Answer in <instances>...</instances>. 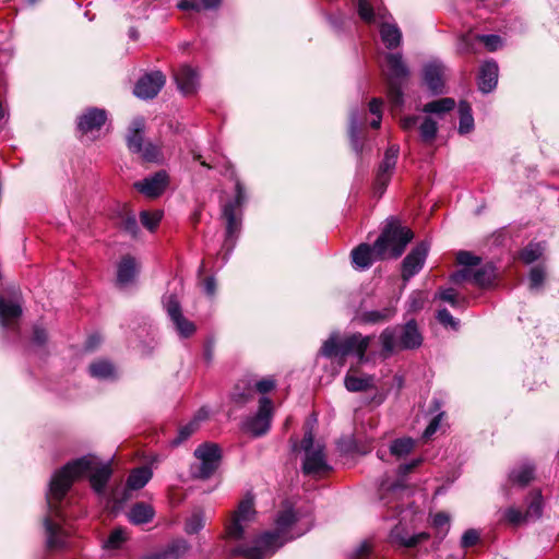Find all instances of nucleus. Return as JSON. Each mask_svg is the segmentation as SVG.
<instances>
[{
    "label": "nucleus",
    "mask_w": 559,
    "mask_h": 559,
    "mask_svg": "<svg viewBox=\"0 0 559 559\" xmlns=\"http://www.w3.org/2000/svg\"><path fill=\"white\" fill-rule=\"evenodd\" d=\"M312 508L301 499H285L275 516V531L265 532L251 547L238 546L234 555L245 559H267L284 543L306 534L312 526Z\"/></svg>",
    "instance_id": "1"
},
{
    "label": "nucleus",
    "mask_w": 559,
    "mask_h": 559,
    "mask_svg": "<svg viewBox=\"0 0 559 559\" xmlns=\"http://www.w3.org/2000/svg\"><path fill=\"white\" fill-rule=\"evenodd\" d=\"M112 468L110 462L102 461L94 454L83 455L72 460L56 471L48 489H70L80 479L87 477L92 489H105Z\"/></svg>",
    "instance_id": "2"
},
{
    "label": "nucleus",
    "mask_w": 559,
    "mask_h": 559,
    "mask_svg": "<svg viewBox=\"0 0 559 559\" xmlns=\"http://www.w3.org/2000/svg\"><path fill=\"white\" fill-rule=\"evenodd\" d=\"M71 491H47L48 513L44 519L46 545L49 550H60L69 545L70 531L67 519L75 515V497Z\"/></svg>",
    "instance_id": "3"
},
{
    "label": "nucleus",
    "mask_w": 559,
    "mask_h": 559,
    "mask_svg": "<svg viewBox=\"0 0 559 559\" xmlns=\"http://www.w3.org/2000/svg\"><path fill=\"white\" fill-rule=\"evenodd\" d=\"M380 342L382 345V356L386 358L396 352L419 347L423 343V336L418 331L416 322L411 320L404 325L384 329L380 334Z\"/></svg>",
    "instance_id": "4"
},
{
    "label": "nucleus",
    "mask_w": 559,
    "mask_h": 559,
    "mask_svg": "<svg viewBox=\"0 0 559 559\" xmlns=\"http://www.w3.org/2000/svg\"><path fill=\"white\" fill-rule=\"evenodd\" d=\"M413 237L409 228L402 226L397 219L390 218L376 240V250L384 259H396L402 255Z\"/></svg>",
    "instance_id": "5"
},
{
    "label": "nucleus",
    "mask_w": 559,
    "mask_h": 559,
    "mask_svg": "<svg viewBox=\"0 0 559 559\" xmlns=\"http://www.w3.org/2000/svg\"><path fill=\"white\" fill-rule=\"evenodd\" d=\"M371 337L364 336L360 333L338 338L332 334L322 345L320 353L324 357H345L356 355L359 362L366 361V352L370 345Z\"/></svg>",
    "instance_id": "6"
},
{
    "label": "nucleus",
    "mask_w": 559,
    "mask_h": 559,
    "mask_svg": "<svg viewBox=\"0 0 559 559\" xmlns=\"http://www.w3.org/2000/svg\"><path fill=\"white\" fill-rule=\"evenodd\" d=\"M386 67L383 75L388 86V98L392 109H400L403 106L402 84L408 76V68L403 61L401 53H386Z\"/></svg>",
    "instance_id": "7"
},
{
    "label": "nucleus",
    "mask_w": 559,
    "mask_h": 559,
    "mask_svg": "<svg viewBox=\"0 0 559 559\" xmlns=\"http://www.w3.org/2000/svg\"><path fill=\"white\" fill-rule=\"evenodd\" d=\"M304 450L302 471L306 475L313 478H322L330 473L332 467L326 461L324 445L316 441L312 430H306L301 440Z\"/></svg>",
    "instance_id": "8"
},
{
    "label": "nucleus",
    "mask_w": 559,
    "mask_h": 559,
    "mask_svg": "<svg viewBox=\"0 0 559 559\" xmlns=\"http://www.w3.org/2000/svg\"><path fill=\"white\" fill-rule=\"evenodd\" d=\"M195 462L190 465V476L194 479H207L218 468L222 460V450L218 444L205 442L194 450Z\"/></svg>",
    "instance_id": "9"
},
{
    "label": "nucleus",
    "mask_w": 559,
    "mask_h": 559,
    "mask_svg": "<svg viewBox=\"0 0 559 559\" xmlns=\"http://www.w3.org/2000/svg\"><path fill=\"white\" fill-rule=\"evenodd\" d=\"M526 509L523 512L516 507H509L502 511V521L519 526L538 520L543 514L544 499L542 491H531L525 498Z\"/></svg>",
    "instance_id": "10"
},
{
    "label": "nucleus",
    "mask_w": 559,
    "mask_h": 559,
    "mask_svg": "<svg viewBox=\"0 0 559 559\" xmlns=\"http://www.w3.org/2000/svg\"><path fill=\"white\" fill-rule=\"evenodd\" d=\"M235 188L236 195L234 201L226 203L223 207V216L226 219V239L224 247H226L228 251H231L235 239L241 227V222L240 218L237 217L236 210L240 207L246 200V192L239 180L236 181Z\"/></svg>",
    "instance_id": "11"
},
{
    "label": "nucleus",
    "mask_w": 559,
    "mask_h": 559,
    "mask_svg": "<svg viewBox=\"0 0 559 559\" xmlns=\"http://www.w3.org/2000/svg\"><path fill=\"white\" fill-rule=\"evenodd\" d=\"M273 417V403L269 397H261L259 409L253 416H249L242 423V430L252 437H261L271 428Z\"/></svg>",
    "instance_id": "12"
},
{
    "label": "nucleus",
    "mask_w": 559,
    "mask_h": 559,
    "mask_svg": "<svg viewBox=\"0 0 559 559\" xmlns=\"http://www.w3.org/2000/svg\"><path fill=\"white\" fill-rule=\"evenodd\" d=\"M22 297L16 290L10 294H0V325L8 330H15L22 317Z\"/></svg>",
    "instance_id": "13"
},
{
    "label": "nucleus",
    "mask_w": 559,
    "mask_h": 559,
    "mask_svg": "<svg viewBox=\"0 0 559 559\" xmlns=\"http://www.w3.org/2000/svg\"><path fill=\"white\" fill-rule=\"evenodd\" d=\"M255 510L253 500L247 496L240 501L238 509L234 512L231 521L226 525V535L230 539L243 538L246 524L254 519Z\"/></svg>",
    "instance_id": "14"
},
{
    "label": "nucleus",
    "mask_w": 559,
    "mask_h": 559,
    "mask_svg": "<svg viewBox=\"0 0 559 559\" xmlns=\"http://www.w3.org/2000/svg\"><path fill=\"white\" fill-rule=\"evenodd\" d=\"M391 15L382 8L374 7V21L366 22L369 25H378L381 40L388 49H394L400 46L402 33L399 26L391 23Z\"/></svg>",
    "instance_id": "15"
},
{
    "label": "nucleus",
    "mask_w": 559,
    "mask_h": 559,
    "mask_svg": "<svg viewBox=\"0 0 559 559\" xmlns=\"http://www.w3.org/2000/svg\"><path fill=\"white\" fill-rule=\"evenodd\" d=\"M164 308L181 337H190L195 332L192 321L183 317L181 306L175 295H167L163 299Z\"/></svg>",
    "instance_id": "16"
},
{
    "label": "nucleus",
    "mask_w": 559,
    "mask_h": 559,
    "mask_svg": "<svg viewBox=\"0 0 559 559\" xmlns=\"http://www.w3.org/2000/svg\"><path fill=\"white\" fill-rule=\"evenodd\" d=\"M429 246L426 241L418 243L412 251L404 258L402 262V278L408 282L416 275L424 266Z\"/></svg>",
    "instance_id": "17"
},
{
    "label": "nucleus",
    "mask_w": 559,
    "mask_h": 559,
    "mask_svg": "<svg viewBox=\"0 0 559 559\" xmlns=\"http://www.w3.org/2000/svg\"><path fill=\"white\" fill-rule=\"evenodd\" d=\"M166 79L160 71L145 73L134 86V95L142 99L154 98L165 85Z\"/></svg>",
    "instance_id": "18"
},
{
    "label": "nucleus",
    "mask_w": 559,
    "mask_h": 559,
    "mask_svg": "<svg viewBox=\"0 0 559 559\" xmlns=\"http://www.w3.org/2000/svg\"><path fill=\"white\" fill-rule=\"evenodd\" d=\"M399 153L400 147L395 144L389 146L384 153L383 160L379 166L376 178V190L380 194L383 193L390 182L391 176L397 162Z\"/></svg>",
    "instance_id": "19"
},
{
    "label": "nucleus",
    "mask_w": 559,
    "mask_h": 559,
    "mask_svg": "<svg viewBox=\"0 0 559 559\" xmlns=\"http://www.w3.org/2000/svg\"><path fill=\"white\" fill-rule=\"evenodd\" d=\"M389 538L393 546L413 548L427 542L430 538V534L427 532L409 534L403 525L397 524L391 530Z\"/></svg>",
    "instance_id": "20"
},
{
    "label": "nucleus",
    "mask_w": 559,
    "mask_h": 559,
    "mask_svg": "<svg viewBox=\"0 0 559 559\" xmlns=\"http://www.w3.org/2000/svg\"><path fill=\"white\" fill-rule=\"evenodd\" d=\"M178 88L183 95H192L199 87V74L188 64H181L174 73Z\"/></svg>",
    "instance_id": "21"
},
{
    "label": "nucleus",
    "mask_w": 559,
    "mask_h": 559,
    "mask_svg": "<svg viewBox=\"0 0 559 559\" xmlns=\"http://www.w3.org/2000/svg\"><path fill=\"white\" fill-rule=\"evenodd\" d=\"M168 176L165 171H157L151 177L134 183L135 189L148 198L160 195L167 187Z\"/></svg>",
    "instance_id": "22"
},
{
    "label": "nucleus",
    "mask_w": 559,
    "mask_h": 559,
    "mask_svg": "<svg viewBox=\"0 0 559 559\" xmlns=\"http://www.w3.org/2000/svg\"><path fill=\"white\" fill-rule=\"evenodd\" d=\"M352 260L355 269L366 270L372 265L374 261L384 260L376 250V242L373 246L361 243L352 251Z\"/></svg>",
    "instance_id": "23"
},
{
    "label": "nucleus",
    "mask_w": 559,
    "mask_h": 559,
    "mask_svg": "<svg viewBox=\"0 0 559 559\" xmlns=\"http://www.w3.org/2000/svg\"><path fill=\"white\" fill-rule=\"evenodd\" d=\"M474 40H478L485 44L490 51H495L502 46L501 37L498 35H477L472 36L469 34L463 35L459 41V50L461 52H474Z\"/></svg>",
    "instance_id": "24"
},
{
    "label": "nucleus",
    "mask_w": 559,
    "mask_h": 559,
    "mask_svg": "<svg viewBox=\"0 0 559 559\" xmlns=\"http://www.w3.org/2000/svg\"><path fill=\"white\" fill-rule=\"evenodd\" d=\"M444 67L439 62H429L424 68V82L432 94L443 93Z\"/></svg>",
    "instance_id": "25"
},
{
    "label": "nucleus",
    "mask_w": 559,
    "mask_h": 559,
    "mask_svg": "<svg viewBox=\"0 0 559 559\" xmlns=\"http://www.w3.org/2000/svg\"><path fill=\"white\" fill-rule=\"evenodd\" d=\"M107 115L104 109L90 108L80 118L78 127L83 133L99 130L106 122Z\"/></svg>",
    "instance_id": "26"
},
{
    "label": "nucleus",
    "mask_w": 559,
    "mask_h": 559,
    "mask_svg": "<svg viewBox=\"0 0 559 559\" xmlns=\"http://www.w3.org/2000/svg\"><path fill=\"white\" fill-rule=\"evenodd\" d=\"M144 130L145 121L143 118L136 117L131 121L127 133V145L132 153L142 152V145L145 144L143 138Z\"/></svg>",
    "instance_id": "27"
},
{
    "label": "nucleus",
    "mask_w": 559,
    "mask_h": 559,
    "mask_svg": "<svg viewBox=\"0 0 559 559\" xmlns=\"http://www.w3.org/2000/svg\"><path fill=\"white\" fill-rule=\"evenodd\" d=\"M498 64L490 60L481 64L478 74V86L483 93L491 92L498 82Z\"/></svg>",
    "instance_id": "28"
},
{
    "label": "nucleus",
    "mask_w": 559,
    "mask_h": 559,
    "mask_svg": "<svg viewBox=\"0 0 559 559\" xmlns=\"http://www.w3.org/2000/svg\"><path fill=\"white\" fill-rule=\"evenodd\" d=\"M138 271V263L133 257L129 254L122 257L117 266V284L124 287L133 283Z\"/></svg>",
    "instance_id": "29"
},
{
    "label": "nucleus",
    "mask_w": 559,
    "mask_h": 559,
    "mask_svg": "<svg viewBox=\"0 0 559 559\" xmlns=\"http://www.w3.org/2000/svg\"><path fill=\"white\" fill-rule=\"evenodd\" d=\"M534 473H535L534 466L532 464L525 462V463H522V464L518 465L516 467H514L510 472L509 478L513 485L523 487V486H527L531 483V480L534 478Z\"/></svg>",
    "instance_id": "30"
},
{
    "label": "nucleus",
    "mask_w": 559,
    "mask_h": 559,
    "mask_svg": "<svg viewBox=\"0 0 559 559\" xmlns=\"http://www.w3.org/2000/svg\"><path fill=\"white\" fill-rule=\"evenodd\" d=\"M344 384L349 392H364L373 386V378L370 376L357 377L348 372L345 376Z\"/></svg>",
    "instance_id": "31"
},
{
    "label": "nucleus",
    "mask_w": 559,
    "mask_h": 559,
    "mask_svg": "<svg viewBox=\"0 0 559 559\" xmlns=\"http://www.w3.org/2000/svg\"><path fill=\"white\" fill-rule=\"evenodd\" d=\"M90 373L96 379L107 380L116 377V369L110 361L99 359L90 365Z\"/></svg>",
    "instance_id": "32"
},
{
    "label": "nucleus",
    "mask_w": 559,
    "mask_h": 559,
    "mask_svg": "<svg viewBox=\"0 0 559 559\" xmlns=\"http://www.w3.org/2000/svg\"><path fill=\"white\" fill-rule=\"evenodd\" d=\"M152 478V471L147 466L133 469L128 478V489H142Z\"/></svg>",
    "instance_id": "33"
},
{
    "label": "nucleus",
    "mask_w": 559,
    "mask_h": 559,
    "mask_svg": "<svg viewBox=\"0 0 559 559\" xmlns=\"http://www.w3.org/2000/svg\"><path fill=\"white\" fill-rule=\"evenodd\" d=\"M154 516V509L146 503L134 504L129 513V519L134 524H143L150 522Z\"/></svg>",
    "instance_id": "34"
},
{
    "label": "nucleus",
    "mask_w": 559,
    "mask_h": 559,
    "mask_svg": "<svg viewBox=\"0 0 559 559\" xmlns=\"http://www.w3.org/2000/svg\"><path fill=\"white\" fill-rule=\"evenodd\" d=\"M167 559H181L190 549L189 543L183 538L171 540L167 546L162 548Z\"/></svg>",
    "instance_id": "35"
},
{
    "label": "nucleus",
    "mask_w": 559,
    "mask_h": 559,
    "mask_svg": "<svg viewBox=\"0 0 559 559\" xmlns=\"http://www.w3.org/2000/svg\"><path fill=\"white\" fill-rule=\"evenodd\" d=\"M420 140L425 144H431L438 132V123L431 117H425L418 126Z\"/></svg>",
    "instance_id": "36"
},
{
    "label": "nucleus",
    "mask_w": 559,
    "mask_h": 559,
    "mask_svg": "<svg viewBox=\"0 0 559 559\" xmlns=\"http://www.w3.org/2000/svg\"><path fill=\"white\" fill-rule=\"evenodd\" d=\"M454 107H455L454 99L450 98V97H445V98H440V99L427 103L426 105H424L423 111L426 114L440 115V114L451 111L452 109H454Z\"/></svg>",
    "instance_id": "37"
},
{
    "label": "nucleus",
    "mask_w": 559,
    "mask_h": 559,
    "mask_svg": "<svg viewBox=\"0 0 559 559\" xmlns=\"http://www.w3.org/2000/svg\"><path fill=\"white\" fill-rule=\"evenodd\" d=\"M394 314L395 309L393 307H385L380 310H370L364 312L361 314V320L365 323H380L392 319Z\"/></svg>",
    "instance_id": "38"
},
{
    "label": "nucleus",
    "mask_w": 559,
    "mask_h": 559,
    "mask_svg": "<svg viewBox=\"0 0 559 559\" xmlns=\"http://www.w3.org/2000/svg\"><path fill=\"white\" fill-rule=\"evenodd\" d=\"M205 525V515L203 510L195 509L186 520L185 532L188 535L198 534Z\"/></svg>",
    "instance_id": "39"
},
{
    "label": "nucleus",
    "mask_w": 559,
    "mask_h": 559,
    "mask_svg": "<svg viewBox=\"0 0 559 559\" xmlns=\"http://www.w3.org/2000/svg\"><path fill=\"white\" fill-rule=\"evenodd\" d=\"M460 126L459 131L462 134L468 133L474 128V119L472 116V108L466 102H461L459 105Z\"/></svg>",
    "instance_id": "40"
},
{
    "label": "nucleus",
    "mask_w": 559,
    "mask_h": 559,
    "mask_svg": "<svg viewBox=\"0 0 559 559\" xmlns=\"http://www.w3.org/2000/svg\"><path fill=\"white\" fill-rule=\"evenodd\" d=\"M472 281L479 286L490 285L495 278V269L491 264H486L476 271H473Z\"/></svg>",
    "instance_id": "41"
},
{
    "label": "nucleus",
    "mask_w": 559,
    "mask_h": 559,
    "mask_svg": "<svg viewBox=\"0 0 559 559\" xmlns=\"http://www.w3.org/2000/svg\"><path fill=\"white\" fill-rule=\"evenodd\" d=\"M415 441L412 438H400L390 445V452L396 457H403L412 452Z\"/></svg>",
    "instance_id": "42"
},
{
    "label": "nucleus",
    "mask_w": 559,
    "mask_h": 559,
    "mask_svg": "<svg viewBox=\"0 0 559 559\" xmlns=\"http://www.w3.org/2000/svg\"><path fill=\"white\" fill-rule=\"evenodd\" d=\"M432 526L438 530L439 543L447 536L450 528V516L445 512H438L432 516Z\"/></svg>",
    "instance_id": "43"
},
{
    "label": "nucleus",
    "mask_w": 559,
    "mask_h": 559,
    "mask_svg": "<svg viewBox=\"0 0 559 559\" xmlns=\"http://www.w3.org/2000/svg\"><path fill=\"white\" fill-rule=\"evenodd\" d=\"M355 2L357 13L364 22L374 21V5L371 0H353Z\"/></svg>",
    "instance_id": "44"
},
{
    "label": "nucleus",
    "mask_w": 559,
    "mask_h": 559,
    "mask_svg": "<svg viewBox=\"0 0 559 559\" xmlns=\"http://www.w3.org/2000/svg\"><path fill=\"white\" fill-rule=\"evenodd\" d=\"M126 532L123 528H115L104 542L103 547L106 549H118L126 542Z\"/></svg>",
    "instance_id": "45"
},
{
    "label": "nucleus",
    "mask_w": 559,
    "mask_h": 559,
    "mask_svg": "<svg viewBox=\"0 0 559 559\" xmlns=\"http://www.w3.org/2000/svg\"><path fill=\"white\" fill-rule=\"evenodd\" d=\"M163 212L162 211H142L140 214L142 225L148 230H154L159 222L162 221Z\"/></svg>",
    "instance_id": "46"
},
{
    "label": "nucleus",
    "mask_w": 559,
    "mask_h": 559,
    "mask_svg": "<svg viewBox=\"0 0 559 559\" xmlns=\"http://www.w3.org/2000/svg\"><path fill=\"white\" fill-rule=\"evenodd\" d=\"M544 248L539 243H530L521 251V259L530 264L538 260L543 254Z\"/></svg>",
    "instance_id": "47"
},
{
    "label": "nucleus",
    "mask_w": 559,
    "mask_h": 559,
    "mask_svg": "<svg viewBox=\"0 0 559 559\" xmlns=\"http://www.w3.org/2000/svg\"><path fill=\"white\" fill-rule=\"evenodd\" d=\"M199 428V425L197 421L191 420L187 425L180 427L178 430V436L176 439L171 441L173 445H179L183 441H186L188 438H190Z\"/></svg>",
    "instance_id": "48"
},
{
    "label": "nucleus",
    "mask_w": 559,
    "mask_h": 559,
    "mask_svg": "<svg viewBox=\"0 0 559 559\" xmlns=\"http://www.w3.org/2000/svg\"><path fill=\"white\" fill-rule=\"evenodd\" d=\"M358 132H359L358 117H357L356 112H353L350 115V122H349V136H350V142H352L353 148L357 153L361 151V144L358 139Z\"/></svg>",
    "instance_id": "49"
},
{
    "label": "nucleus",
    "mask_w": 559,
    "mask_h": 559,
    "mask_svg": "<svg viewBox=\"0 0 559 559\" xmlns=\"http://www.w3.org/2000/svg\"><path fill=\"white\" fill-rule=\"evenodd\" d=\"M138 154L146 162H157L159 159L160 152L158 146L148 142L142 145V152Z\"/></svg>",
    "instance_id": "50"
},
{
    "label": "nucleus",
    "mask_w": 559,
    "mask_h": 559,
    "mask_svg": "<svg viewBox=\"0 0 559 559\" xmlns=\"http://www.w3.org/2000/svg\"><path fill=\"white\" fill-rule=\"evenodd\" d=\"M120 227L128 234L135 236L139 229L138 222L134 215L126 214L119 222Z\"/></svg>",
    "instance_id": "51"
},
{
    "label": "nucleus",
    "mask_w": 559,
    "mask_h": 559,
    "mask_svg": "<svg viewBox=\"0 0 559 559\" xmlns=\"http://www.w3.org/2000/svg\"><path fill=\"white\" fill-rule=\"evenodd\" d=\"M439 298L445 302H449L452 307H459L464 300L459 298V295L453 288H444L440 290Z\"/></svg>",
    "instance_id": "52"
},
{
    "label": "nucleus",
    "mask_w": 559,
    "mask_h": 559,
    "mask_svg": "<svg viewBox=\"0 0 559 559\" xmlns=\"http://www.w3.org/2000/svg\"><path fill=\"white\" fill-rule=\"evenodd\" d=\"M456 261L459 264L464 265L465 267L478 265L480 259L468 251H460L456 254Z\"/></svg>",
    "instance_id": "53"
},
{
    "label": "nucleus",
    "mask_w": 559,
    "mask_h": 559,
    "mask_svg": "<svg viewBox=\"0 0 559 559\" xmlns=\"http://www.w3.org/2000/svg\"><path fill=\"white\" fill-rule=\"evenodd\" d=\"M545 278L544 270L539 266H535L530 272V288L538 289Z\"/></svg>",
    "instance_id": "54"
},
{
    "label": "nucleus",
    "mask_w": 559,
    "mask_h": 559,
    "mask_svg": "<svg viewBox=\"0 0 559 559\" xmlns=\"http://www.w3.org/2000/svg\"><path fill=\"white\" fill-rule=\"evenodd\" d=\"M252 396V389L249 385H246L241 392H239V386L235 388V391L231 394V399L234 402L239 404L247 403Z\"/></svg>",
    "instance_id": "55"
},
{
    "label": "nucleus",
    "mask_w": 559,
    "mask_h": 559,
    "mask_svg": "<svg viewBox=\"0 0 559 559\" xmlns=\"http://www.w3.org/2000/svg\"><path fill=\"white\" fill-rule=\"evenodd\" d=\"M479 539V534L476 530H467L464 532L461 538V546L467 548L474 546Z\"/></svg>",
    "instance_id": "56"
},
{
    "label": "nucleus",
    "mask_w": 559,
    "mask_h": 559,
    "mask_svg": "<svg viewBox=\"0 0 559 559\" xmlns=\"http://www.w3.org/2000/svg\"><path fill=\"white\" fill-rule=\"evenodd\" d=\"M437 318L439 322L444 326L456 329L459 325V322L452 317V314L447 309L439 310Z\"/></svg>",
    "instance_id": "57"
},
{
    "label": "nucleus",
    "mask_w": 559,
    "mask_h": 559,
    "mask_svg": "<svg viewBox=\"0 0 559 559\" xmlns=\"http://www.w3.org/2000/svg\"><path fill=\"white\" fill-rule=\"evenodd\" d=\"M442 416L443 413H440L431 419V421L429 423V425L427 426L423 433L424 439H429L437 432V430L440 427Z\"/></svg>",
    "instance_id": "58"
},
{
    "label": "nucleus",
    "mask_w": 559,
    "mask_h": 559,
    "mask_svg": "<svg viewBox=\"0 0 559 559\" xmlns=\"http://www.w3.org/2000/svg\"><path fill=\"white\" fill-rule=\"evenodd\" d=\"M371 551V545L369 542L364 540L350 555L352 559H366Z\"/></svg>",
    "instance_id": "59"
},
{
    "label": "nucleus",
    "mask_w": 559,
    "mask_h": 559,
    "mask_svg": "<svg viewBox=\"0 0 559 559\" xmlns=\"http://www.w3.org/2000/svg\"><path fill=\"white\" fill-rule=\"evenodd\" d=\"M473 270L469 267H464L451 275V282L454 284H461L465 281H472Z\"/></svg>",
    "instance_id": "60"
},
{
    "label": "nucleus",
    "mask_w": 559,
    "mask_h": 559,
    "mask_svg": "<svg viewBox=\"0 0 559 559\" xmlns=\"http://www.w3.org/2000/svg\"><path fill=\"white\" fill-rule=\"evenodd\" d=\"M425 296L420 292H415L409 297V310L417 311L423 308Z\"/></svg>",
    "instance_id": "61"
},
{
    "label": "nucleus",
    "mask_w": 559,
    "mask_h": 559,
    "mask_svg": "<svg viewBox=\"0 0 559 559\" xmlns=\"http://www.w3.org/2000/svg\"><path fill=\"white\" fill-rule=\"evenodd\" d=\"M418 121H419V117L408 116V117H404L403 119H401L400 124L404 131H412L413 129H415L417 127Z\"/></svg>",
    "instance_id": "62"
},
{
    "label": "nucleus",
    "mask_w": 559,
    "mask_h": 559,
    "mask_svg": "<svg viewBox=\"0 0 559 559\" xmlns=\"http://www.w3.org/2000/svg\"><path fill=\"white\" fill-rule=\"evenodd\" d=\"M47 341V332L44 328L41 326H34V330H33V342L37 345H43L45 344Z\"/></svg>",
    "instance_id": "63"
},
{
    "label": "nucleus",
    "mask_w": 559,
    "mask_h": 559,
    "mask_svg": "<svg viewBox=\"0 0 559 559\" xmlns=\"http://www.w3.org/2000/svg\"><path fill=\"white\" fill-rule=\"evenodd\" d=\"M275 386V381L271 378L262 379L255 383V388L260 393H267Z\"/></svg>",
    "instance_id": "64"
}]
</instances>
